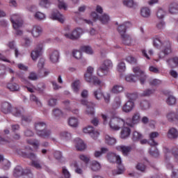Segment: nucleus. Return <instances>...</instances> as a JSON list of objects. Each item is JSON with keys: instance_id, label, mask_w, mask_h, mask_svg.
<instances>
[{"instance_id": "f257e3e1", "label": "nucleus", "mask_w": 178, "mask_h": 178, "mask_svg": "<svg viewBox=\"0 0 178 178\" xmlns=\"http://www.w3.org/2000/svg\"><path fill=\"white\" fill-rule=\"evenodd\" d=\"M35 133L40 138H50L52 141H56L55 138L52 137V130L48 129V125L45 122H36L34 124Z\"/></svg>"}, {"instance_id": "f03ea898", "label": "nucleus", "mask_w": 178, "mask_h": 178, "mask_svg": "<svg viewBox=\"0 0 178 178\" xmlns=\"http://www.w3.org/2000/svg\"><path fill=\"white\" fill-rule=\"evenodd\" d=\"M154 47L160 48L161 51L159 54V59H165L169 54L172 53V46L169 40L163 41L161 38H155L153 40Z\"/></svg>"}, {"instance_id": "7ed1b4c3", "label": "nucleus", "mask_w": 178, "mask_h": 178, "mask_svg": "<svg viewBox=\"0 0 178 178\" xmlns=\"http://www.w3.org/2000/svg\"><path fill=\"white\" fill-rule=\"evenodd\" d=\"M133 70L135 74L127 75L125 77L126 81H129L130 83H136V81L138 80L139 77L140 83L144 84L147 80V75H145V72H144V71H143L139 67H134Z\"/></svg>"}, {"instance_id": "20e7f679", "label": "nucleus", "mask_w": 178, "mask_h": 178, "mask_svg": "<svg viewBox=\"0 0 178 178\" xmlns=\"http://www.w3.org/2000/svg\"><path fill=\"white\" fill-rule=\"evenodd\" d=\"M94 68L88 67L87 72L85 74V79L88 83H92L95 86H99V87H104L105 83L101 81L98 77L92 76Z\"/></svg>"}, {"instance_id": "39448f33", "label": "nucleus", "mask_w": 178, "mask_h": 178, "mask_svg": "<svg viewBox=\"0 0 178 178\" xmlns=\"http://www.w3.org/2000/svg\"><path fill=\"white\" fill-rule=\"evenodd\" d=\"M113 67V64L111 60H105L97 70L98 76L108 74L109 70Z\"/></svg>"}, {"instance_id": "423d86ee", "label": "nucleus", "mask_w": 178, "mask_h": 178, "mask_svg": "<svg viewBox=\"0 0 178 178\" xmlns=\"http://www.w3.org/2000/svg\"><path fill=\"white\" fill-rule=\"evenodd\" d=\"M90 16L93 20H99L102 24H108V23L111 22V17L106 13H103L99 15L96 12H92Z\"/></svg>"}, {"instance_id": "0eeeda50", "label": "nucleus", "mask_w": 178, "mask_h": 178, "mask_svg": "<svg viewBox=\"0 0 178 178\" xmlns=\"http://www.w3.org/2000/svg\"><path fill=\"white\" fill-rule=\"evenodd\" d=\"M140 119H141V114H140V112L136 111L134 113L131 118H127L126 123L129 127H134L136 124L140 123Z\"/></svg>"}, {"instance_id": "6e6552de", "label": "nucleus", "mask_w": 178, "mask_h": 178, "mask_svg": "<svg viewBox=\"0 0 178 178\" xmlns=\"http://www.w3.org/2000/svg\"><path fill=\"white\" fill-rule=\"evenodd\" d=\"M26 156L31 160V166L38 170H41V169H42V164H41V161L37 158V154L30 153L26 154Z\"/></svg>"}, {"instance_id": "1a4fd4ad", "label": "nucleus", "mask_w": 178, "mask_h": 178, "mask_svg": "<svg viewBox=\"0 0 178 178\" xmlns=\"http://www.w3.org/2000/svg\"><path fill=\"white\" fill-rule=\"evenodd\" d=\"M124 125V121L118 118H112L109 122V126L111 130L118 131L120 130V127Z\"/></svg>"}, {"instance_id": "9d476101", "label": "nucleus", "mask_w": 178, "mask_h": 178, "mask_svg": "<svg viewBox=\"0 0 178 178\" xmlns=\"http://www.w3.org/2000/svg\"><path fill=\"white\" fill-rule=\"evenodd\" d=\"M10 22L13 24L14 30L23 27V20L19 15L14 14L10 17Z\"/></svg>"}, {"instance_id": "9b49d317", "label": "nucleus", "mask_w": 178, "mask_h": 178, "mask_svg": "<svg viewBox=\"0 0 178 178\" xmlns=\"http://www.w3.org/2000/svg\"><path fill=\"white\" fill-rule=\"evenodd\" d=\"M44 46L42 44H38L36 47L31 51V57L35 62L42 55V49Z\"/></svg>"}, {"instance_id": "f8f14e48", "label": "nucleus", "mask_w": 178, "mask_h": 178, "mask_svg": "<svg viewBox=\"0 0 178 178\" xmlns=\"http://www.w3.org/2000/svg\"><path fill=\"white\" fill-rule=\"evenodd\" d=\"M23 175H29L30 176H33V174H31V171L30 170H26L24 171L22 166L17 165L13 170L14 177H20V176H23Z\"/></svg>"}, {"instance_id": "ddd939ff", "label": "nucleus", "mask_w": 178, "mask_h": 178, "mask_svg": "<svg viewBox=\"0 0 178 178\" xmlns=\"http://www.w3.org/2000/svg\"><path fill=\"white\" fill-rule=\"evenodd\" d=\"M132 26L131 23L125 22L118 25L117 31L122 37L126 35V31H127L128 29H131Z\"/></svg>"}, {"instance_id": "4468645a", "label": "nucleus", "mask_w": 178, "mask_h": 178, "mask_svg": "<svg viewBox=\"0 0 178 178\" xmlns=\"http://www.w3.org/2000/svg\"><path fill=\"white\" fill-rule=\"evenodd\" d=\"M115 162L118 164V166L117 170H113V176H116V175H122L124 172V167L122 165V159L120 158V156H116Z\"/></svg>"}, {"instance_id": "2eb2a0df", "label": "nucleus", "mask_w": 178, "mask_h": 178, "mask_svg": "<svg viewBox=\"0 0 178 178\" xmlns=\"http://www.w3.org/2000/svg\"><path fill=\"white\" fill-rule=\"evenodd\" d=\"M81 104H82V105H86L87 106L86 111V115H91L92 116V115L95 113V111H94L95 103L88 102L86 99H82L81 101Z\"/></svg>"}, {"instance_id": "dca6fc26", "label": "nucleus", "mask_w": 178, "mask_h": 178, "mask_svg": "<svg viewBox=\"0 0 178 178\" xmlns=\"http://www.w3.org/2000/svg\"><path fill=\"white\" fill-rule=\"evenodd\" d=\"M81 34H83V29L77 28L74 29L72 33H66L65 36L67 38H70V40H77V38H80Z\"/></svg>"}, {"instance_id": "f3484780", "label": "nucleus", "mask_w": 178, "mask_h": 178, "mask_svg": "<svg viewBox=\"0 0 178 178\" xmlns=\"http://www.w3.org/2000/svg\"><path fill=\"white\" fill-rule=\"evenodd\" d=\"M50 19L52 20H57L60 23H65V16L60 14L57 10H53L50 15Z\"/></svg>"}, {"instance_id": "a211bd4d", "label": "nucleus", "mask_w": 178, "mask_h": 178, "mask_svg": "<svg viewBox=\"0 0 178 178\" xmlns=\"http://www.w3.org/2000/svg\"><path fill=\"white\" fill-rule=\"evenodd\" d=\"M136 107V103L127 100L122 106V112L124 113H130L133 111V109Z\"/></svg>"}, {"instance_id": "6ab92c4d", "label": "nucleus", "mask_w": 178, "mask_h": 178, "mask_svg": "<svg viewBox=\"0 0 178 178\" xmlns=\"http://www.w3.org/2000/svg\"><path fill=\"white\" fill-rule=\"evenodd\" d=\"M83 133L90 134V136L92 137V138H93V140H97V138L99 136V133L94 130V127L91 126L84 128Z\"/></svg>"}, {"instance_id": "aec40b11", "label": "nucleus", "mask_w": 178, "mask_h": 178, "mask_svg": "<svg viewBox=\"0 0 178 178\" xmlns=\"http://www.w3.org/2000/svg\"><path fill=\"white\" fill-rule=\"evenodd\" d=\"M30 32L34 38H38L42 34V28L40 25H33Z\"/></svg>"}, {"instance_id": "412c9836", "label": "nucleus", "mask_w": 178, "mask_h": 178, "mask_svg": "<svg viewBox=\"0 0 178 178\" xmlns=\"http://www.w3.org/2000/svg\"><path fill=\"white\" fill-rule=\"evenodd\" d=\"M116 149L122 152L124 156H127L131 152V147L130 146L120 145L116 147Z\"/></svg>"}, {"instance_id": "4be33fe9", "label": "nucleus", "mask_w": 178, "mask_h": 178, "mask_svg": "<svg viewBox=\"0 0 178 178\" xmlns=\"http://www.w3.org/2000/svg\"><path fill=\"white\" fill-rule=\"evenodd\" d=\"M168 138L170 140H177L178 138V131L176 128H170L168 131Z\"/></svg>"}, {"instance_id": "5701e85b", "label": "nucleus", "mask_w": 178, "mask_h": 178, "mask_svg": "<svg viewBox=\"0 0 178 178\" xmlns=\"http://www.w3.org/2000/svg\"><path fill=\"white\" fill-rule=\"evenodd\" d=\"M165 118L170 123H173L175 122H177V117L176 112L175 111H170L165 115Z\"/></svg>"}, {"instance_id": "b1692460", "label": "nucleus", "mask_w": 178, "mask_h": 178, "mask_svg": "<svg viewBox=\"0 0 178 178\" xmlns=\"http://www.w3.org/2000/svg\"><path fill=\"white\" fill-rule=\"evenodd\" d=\"M166 63L168 65L172 68L177 67L178 66V56H175L171 58H168L166 60Z\"/></svg>"}, {"instance_id": "393cba45", "label": "nucleus", "mask_w": 178, "mask_h": 178, "mask_svg": "<svg viewBox=\"0 0 178 178\" xmlns=\"http://www.w3.org/2000/svg\"><path fill=\"white\" fill-rule=\"evenodd\" d=\"M12 111V105L9 104V102H4L1 104V112L5 113L6 115L8 113H10Z\"/></svg>"}, {"instance_id": "a878e982", "label": "nucleus", "mask_w": 178, "mask_h": 178, "mask_svg": "<svg viewBox=\"0 0 178 178\" xmlns=\"http://www.w3.org/2000/svg\"><path fill=\"white\" fill-rule=\"evenodd\" d=\"M74 141L76 144V149H77V151H84V149H86V144H84L83 140L77 138L75 139Z\"/></svg>"}, {"instance_id": "bb28decb", "label": "nucleus", "mask_w": 178, "mask_h": 178, "mask_svg": "<svg viewBox=\"0 0 178 178\" xmlns=\"http://www.w3.org/2000/svg\"><path fill=\"white\" fill-rule=\"evenodd\" d=\"M124 91V88L122 85H114L111 90L112 94H120Z\"/></svg>"}, {"instance_id": "cd10ccee", "label": "nucleus", "mask_w": 178, "mask_h": 178, "mask_svg": "<svg viewBox=\"0 0 178 178\" xmlns=\"http://www.w3.org/2000/svg\"><path fill=\"white\" fill-rule=\"evenodd\" d=\"M163 151L165 154V163L167 165L168 169H173V164L170 163L169 158L168 157V154H170V149L168 147H164Z\"/></svg>"}, {"instance_id": "c85d7f7f", "label": "nucleus", "mask_w": 178, "mask_h": 178, "mask_svg": "<svg viewBox=\"0 0 178 178\" xmlns=\"http://www.w3.org/2000/svg\"><path fill=\"white\" fill-rule=\"evenodd\" d=\"M125 97L127 98L128 101L131 102H136L137 98H138V95L137 92H126Z\"/></svg>"}, {"instance_id": "c756f323", "label": "nucleus", "mask_w": 178, "mask_h": 178, "mask_svg": "<svg viewBox=\"0 0 178 178\" xmlns=\"http://www.w3.org/2000/svg\"><path fill=\"white\" fill-rule=\"evenodd\" d=\"M131 134V129L127 127H124L121 131V138H127Z\"/></svg>"}, {"instance_id": "7c9ffc66", "label": "nucleus", "mask_w": 178, "mask_h": 178, "mask_svg": "<svg viewBox=\"0 0 178 178\" xmlns=\"http://www.w3.org/2000/svg\"><path fill=\"white\" fill-rule=\"evenodd\" d=\"M7 88L13 92L20 91V86L16 83H8L7 84Z\"/></svg>"}, {"instance_id": "2f4dec72", "label": "nucleus", "mask_w": 178, "mask_h": 178, "mask_svg": "<svg viewBox=\"0 0 178 178\" xmlns=\"http://www.w3.org/2000/svg\"><path fill=\"white\" fill-rule=\"evenodd\" d=\"M50 60L52 63H56L59 60V51H54L50 54Z\"/></svg>"}, {"instance_id": "473e14b6", "label": "nucleus", "mask_w": 178, "mask_h": 178, "mask_svg": "<svg viewBox=\"0 0 178 178\" xmlns=\"http://www.w3.org/2000/svg\"><path fill=\"white\" fill-rule=\"evenodd\" d=\"M140 15L143 17L148 18L151 16V10L148 7H143L140 10Z\"/></svg>"}, {"instance_id": "72a5a7b5", "label": "nucleus", "mask_w": 178, "mask_h": 178, "mask_svg": "<svg viewBox=\"0 0 178 178\" xmlns=\"http://www.w3.org/2000/svg\"><path fill=\"white\" fill-rule=\"evenodd\" d=\"M90 169L93 172H98L101 170V164L97 161H92L90 163Z\"/></svg>"}, {"instance_id": "f704fd0d", "label": "nucleus", "mask_w": 178, "mask_h": 178, "mask_svg": "<svg viewBox=\"0 0 178 178\" xmlns=\"http://www.w3.org/2000/svg\"><path fill=\"white\" fill-rule=\"evenodd\" d=\"M121 38H122V42L124 44V45H131V42L133 41L131 36L125 34L123 35V36H121Z\"/></svg>"}, {"instance_id": "c9c22d12", "label": "nucleus", "mask_w": 178, "mask_h": 178, "mask_svg": "<svg viewBox=\"0 0 178 178\" xmlns=\"http://www.w3.org/2000/svg\"><path fill=\"white\" fill-rule=\"evenodd\" d=\"M136 169L140 173H145L147 172V165L144 163H138L136 165Z\"/></svg>"}, {"instance_id": "e433bc0d", "label": "nucleus", "mask_w": 178, "mask_h": 178, "mask_svg": "<svg viewBox=\"0 0 178 178\" xmlns=\"http://www.w3.org/2000/svg\"><path fill=\"white\" fill-rule=\"evenodd\" d=\"M166 104L170 106L176 105V97L172 95H169L166 99Z\"/></svg>"}, {"instance_id": "4c0bfd02", "label": "nucleus", "mask_w": 178, "mask_h": 178, "mask_svg": "<svg viewBox=\"0 0 178 178\" xmlns=\"http://www.w3.org/2000/svg\"><path fill=\"white\" fill-rule=\"evenodd\" d=\"M105 141L106 144H108V145H115V144H116V139L109 135H106Z\"/></svg>"}, {"instance_id": "58836bf2", "label": "nucleus", "mask_w": 178, "mask_h": 178, "mask_svg": "<svg viewBox=\"0 0 178 178\" xmlns=\"http://www.w3.org/2000/svg\"><path fill=\"white\" fill-rule=\"evenodd\" d=\"M33 118L30 115H22L21 116V124L24 126L26 123H31Z\"/></svg>"}, {"instance_id": "ea45409f", "label": "nucleus", "mask_w": 178, "mask_h": 178, "mask_svg": "<svg viewBox=\"0 0 178 178\" xmlns=\"http://www.w3.org/2000/svg\"><path fill=\"white\" fill-rule=\"evenodd\" d=\"M170 13L171 15H175V13H178V3H172L170 6Z\"/></svg>"}, {"instance_id": "a19ab883", "label": "nucleus", "mask_w": 178, "mask_h": 178, "mask_svg": "<svg viewBox=\"0 0 178 178\" xmlns=\"http://www.w3.org/2000/svg\"><path fill=\"white\" fill-rule=\"evenodd\" d=\"M159 133L158 132H152L149 134V137L152 141V143H150V145H157L158 143L155 142L154 140V138H156V137H159Z\"/></svg>"}, {"instance_id": "79ce46f5", "label": "nucleus", "mask_w": 178, "mask_h": 178, "mask_svg": "<svg viewBox=\"0 0 178 178\" xmlns=\"http://www.w3.org/2000/svg\"><path fill=\"white\" fill-rule=\"evenodd\" d=\"M34 18L35 20H38V22H42V20H45L46 16L45 14L38 11L34 15Z\"/></svg>"}, {"instance_id": "37998d69", "label": "nucleus", "mask_w": 178, "mask_h": 178, "mask_svg": "<svg viewBox=\"0 0 178 178\" xmlns=\"http://www.w3.org/2000/svg\"><path fill=\"white\" fill-rule=\"evenodd\" d=\"M140 106L143 111H147V109H149L151 104H149V102L143 100L140 102Z\"/></svg>"}, {"instance_id": "c03bdc74", "label": "nucleus", "mask_w": 178, "mask_h": 178, "mask_svg": "<svg viewBox=\"0 0 178 178\" xmlns=\"http://www.w3.org/2000/svg\"><path fill=\"white\" fill-rule=\"evenodd\" d=\"M68 124L71 127H77L79 125V121L77 120V118L74 117H71L68 120Z\"/></svg>"}, {"instance_id": "a18cd8bd", "label": "nucleus", "mask_w": 178, "mask_h": 178, "mask_svg": "<svg viewBox=\"0 0 178 178\" xmlns=\"http://www.w3.org/2000/svg\"><path fill=\"white\" fill-rule=\"evenodd\" d=\"M143 138V134L139 132L135 131L132 134V140L133 141H138Z\"/></svg>"}, {"instance_id": "49530a36", "label": "nucleus", "mask_w": 178, "mask_h": 178, "mask_svg": "<svg viewBox=\"0 0 178 178\" xmlns=\"http://www.w3.org/2000/svg\"><path fill=\"white\" fill-rule=\"evenodd\" d=\"M116 156L117 155L115 153H108L107 154V159L109 162L111 163H113L116 162Z\"/></svg>"}, {"instance_id": "de8ad7c7", "label": "nucleus", "mask_w": 178, "mask_h": 178, "mask_svg": "<svg viewBox=\"0 0 178 178\" xmlns=\"http://www.w3.org/2000/svg\"><path fill=\"white\" fill-rule=\"evenodd\" d=\"M155 92L154 89H146L141 93V97H149V95H152Z\"/></svg>"}, {"instance_id": "09e8293b", "label": "nucleus", "mask_w": 178, "mask_h": 178, "mask_svg": "<svg viewBox=\"0 0 178 178\" xmlns=\"http://www.w3.org/2000/svg\"><path fill=\"white\" fill-rule=\"evenodd\" d=\"M120 105H122V99H120V97H115L114 99L113 108L118 109L120 108Z\"/></svg>"}, {"instance_id": "8fccbe9b", "label": "nucleus", "mask_w": 178, "mask_h": 178, "mask_svg": "<svg viewBox=\"0 0 178 178\" xmlns=\"http://www.w3.org/2000/svg\"><path fill=\"white\" fill-rule=\"evenodd\" d=\"M52 115L54 116V118H60V116L63 115V113L59 108H54L52 111Z\"/></svg>"}, {"instance_id": "3c124183", "label": "nucleus", "mask_w": 178, "mask_h": 178, "mask_svg": "<svg viewBox=\"0 0 178 178\" xmlns=\"http://www.w3.org/2000/svg\"><path fill=\"white\" fill-rule=\"evenodd\" d=\"M28 143L34 147L36 149H38L40 147V140L38 139H33V140H29Z\"/></svg>"}, {"instance_id": "603ef678", "label": "nucleus", "mask_w": 178, "mask_h": 178, "mask_svg": "<svg viewBox=\"0 0 178 178\" xmlns=\"http://www.w3.org/2000/svg\"><path fill=\"white\" fill-rule=\"evenodd\" d=\"M30 100L32 101L33 102H35V104H36V105H38V106H42V104L41 103V102L40 101L38 97H35V95H31Z\"/></svg>"}, {"instance_id": "864d4df0", "label": "nucleus", "mask_w": 178, "mask_h": 178, "mask_svg": "<svg viewBox=\"0 0 178 178\" xmlns=\"http://www.w3.org/2000/svg\"><path fill=\"white\" fill-rule=\"evenodd\" d=\"M103 95H104V93H102V92L101 91V89L95 90L93 92V95H94L95 98H96L98 101H99L101 99V98H102Z\"/></svg>"}, {"instance_id": "5fc2aeb1", "label": "nucleus", "mask_w": 178, "mask_h": 178, "mask_svg": "<svg viewBox=\"0 0 178 178\" xmlns=\"http://www.w3.org/2000/svg\"><path fill=\"white\" fill-rule=\"evenodd\" d=\"M60 137H63V138H65V140H70L72 138V134L66 131H62L60 134Z\"/></svg>"}, {"instance_id": "6e6d98bb", "label": "nucleus", "mask_w": 178, "mask_h": 178, "mask_svg": "<svg viewBox=\"0 0 178 178\" xmlns=\"http://www.w3.org/2000/svg\"><path fill=\"white\" fill-rule=\"evenodd\" d=\"M72 88H73L74 92H79V90H80V81H79V80L75 81L72 83Z\"/></svg>"}, {"instance_id": "4d7b16f0", "label": "nucleus", "mask_w": 178, "mask_h": 178, "mask_svg": "<svg viewBox=\"0 0 178 178\" xmlns=\"http://www.w3.org/2000/svg\"><path fill=\"white\" fill-rule=\"evenodd\" d=\"M54 158L58 162H62V159H63V156H62V152L60 151H56L54 152Z\"/></svg>"}, {"instance_id": "13d9d810", "label": "nucleus", "mask_w": 178, "mask_h": 178, "mask_svg": "<svg viewBox=\"0 0 178 178\" xmlns=\"http://www.w3.org/2000/svg\"><path fill=\"white\" fill-rule=\"evenodd\" d=\"M165 15H166V13L162 8H159L156 13L158 19H163L165 17Z\"/></svg>"}, {"instance_id": "bf43d9fd", "label": "nucleus", "mask_w": 178, "mask_h": 178, "mask_svg": "<svg viewBox=\"0 0 178 178\" xmlns=\"http://www.w3.org/2000/svg\"><path fill=\"white\" fill-rule=\"evenodd\" d=\"M58 9H64V10H66L67 9V4L63 2V0H58Z\"/></svg>"}, {"instance_id": "052dcab7", "label": "nucleus", "mask_w": 178, "mask_h": 178, "mask_svg": "<svg viewBox=\"0 0 178 178\" xmlns=\"http://www.w3.org/2000/svg\"><path fill=\"white\" fill-rule=\"evenodd\" d=\"M62 174L63 175L65 178H70L71 175L67 168L66 167H63L62 168Z\"/></svg>"}, {"instance_id": "680f3d73", "label": "nucleus", "mask_w": 178, "mask_h": 178, "mask_svg": "<svg viewBox=\"0 0 178 178\" xmlns=\"http://www.w3.org/2000/svg\"><path fill=\"white\" fill-rule=\"evenodd\" d=\"M44 65H45V59L40 58V60H38V67L40 72L41 70H42V69H44Z\"/></svg>"}, {"instance_id": "e2e57ef3", "label": "nucleus", "mask_w": 178, "mask_h": 178, "mask_svg": "<svg viewBox=\"0 0 178 178\" xmlns=\"http://www.w3.org/2000/svg\"><path fill=\"white\" fill-rule=\"evenodd\" d=\"M22 110L17 108H15L13 111V115L16 118H20V116L22 117Z\"/></svg>"}, {"instance_id": "0e129e2a", "label": "nucleus", "mask_w": 178, "mask_h": 178, "mask_svg": "<svg viewBox=\"0 0 178 178\" xmlns=\"http://www.w3.org/2000/svg\"><path fill=\"white\" fill-rule=\"evenodd\" d=\"M81 51H83V52H86V54H89V55L92 54V49L89 46L82 47Z\"/></svg>"}, {"instance_id": "69168bd1", "label": "nucleus", "mask_w": 178, "mask_h": 178, "mask_svg": "<svg viewBox=\"0 0 178 178\" xmlns=\"http://www.w3.org/2000/svg\"><path fill=\"white\" fill-rule=\"evenodd\" d=\"M102 97L104 99V102L106 104H109L111 102V93L106 92V93L103 94Z\"/></svg>"}, {"instance_id": "338daca9", "label": "nucleus", "mask_w": 178, "mask_h": 178, "mask_svg": "<svg viewBox=\"0 0 178 178\" xmlns=\"http://www.w3.org/2000/svg\"><path fill=\"white\" fill-rule=\"evenodd\" d=\"M123 3L124 6H127L128 8H133L134 6V1L133 0H124Z\"/></svg>"}, {"instance_id": "774afa93", "label": "nucleus", "mask_w": 178, "mask_h": 178, "mask_svg": "<svg viewBox=\"0 0 178 178\" xmlns=\"http://www.w3.org/2000/svg\"><path fill=\"white\" fill-rule=\"evenodd\" d=\"M24 136L26 137H33L34 136V132L31 129H26L24 131Z\"/></svg>"}]
</instances>
